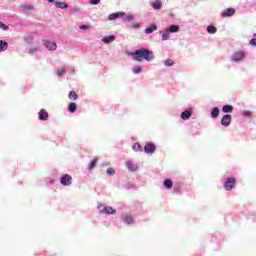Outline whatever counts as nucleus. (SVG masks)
Segmentation results:
<instances>
[{"label":"nucleus","instance_id":"2eb2a0df","mask_svg":"<svg viewBox=\"0 0 256 256\" xmlns=\"http://www.w3.org/2000/svg\"><path fill=\"white\" fill-rule=\"evenodd\" d=\"M181 119H183L184 121H187V119H191V111L185 110L184 112H182Z\"/></svg>","mask_w":256,"mask_h":256},{"label":"nucleus","instance_id":"473e14b6","mask_svg":"<svg viewBox=\"0 0 256 256\" xmlns=\"http://www.w3.org/2000/svg\"><path fill=\"white\" fill-rule=\"evenodd\" d=\"M133 71H134L135 74L141 73V71H142L141 66H135Z\"/></svg>","mask_w":256,"mask_h":256},{"label":"nucleus","instance_id":"f3484780","mask_svg":"<svg viewBox=\"0 0 256 256\" xmlns=\"http://www.w3.org/2000/svg\"><path fill=\"white\" fill-rule=\"evenodd\" d=\"M217 117H219V108L214 107L211 111V118L217 119Z\"/></svg>","mask_w":256,"mask_h":256},{"label":"nucleus","instance_id":"20e7f679","mask_svg":"<svg viewBox=\"0 0 256 256\" xmlns=\"http://www.w3.org/2000/svg\"><path fill=\"white\" fill-rule=\"evenodd\" d=\"M231 121V114H226L221 119V125H223V127H229L231 125Z\"/></svg>","mask_w":256,"mask_h":256},{"label":"nucleus","instance_id":"a19ab883","mask_svg":"<svg viewBox=\"0 0 256 256\" xmlns=\"http://www.w3.org/2000/svg\"><path fill=\"white\" fill-rule=\"evenodd\" d=\"M27 9H33V7H32V6H29Z\"/></svg>","mask_w":256,"mask_h":256},{"label":"nucleus","instance_id":"b1692460","mask_svg":"<svg viewBox=\"0 0 256 256\" xmlns=\"http://www.w3.org/2000/svg\"><path fill=\"white\" fill-rule=\"evenodd\" d=\"M125 165H126L127 169H129V171H135V164H133V162L127 161L125 163Z\"/></svg>","mask_w":256,"mask_h":256},{"label":"nucleus","instance_id":"1a4fd4ad","mask_svg":"<svg viewBox=\"0 0 256 256\" xmlns=\"http://www.w3.org/2000/svg\"><path fill=\"white\" fill-rule=\"evenodd\" d=\"M243 59H245V52L238 51V52L234 53V55H233L234 61H243Z\"/></svg>","mask_w":256,"mask_h":256},{"label":"nucleus","instance_id":"72a5a7b5","mask_svg":"<svg viewBox=\"0 0 256 256\" xmlns=\"http://www.w3.org/2000/svg\"><path fill=\"white\" fill-rule=\"evenodd\" d=\"M101 0H90V5H99Z\"/></svg>","mask_w":256,"mask_h":256},{"label":"nucleus","instance_id":"7ed1b4c3","mask_svg":"<svg viewBox=\"0 0 256 256\" xmlns=\"http://www.w3.org/2000/svg\"><path fill=\"white\" fill-rule=\"evenodd\" d=\"M98 209H100V213H105L106 215H115V213H117L113 207H105L101 204L98 206Z\"/></svg>","mask_w":256,"mask_h":256},{"label":"nucleus","instance_id":"4468645a","mask_svg":"<svg viewBox=\"0 0 256 256\" xmlns=\"http://www.w3.org/2000/svg\"><path fill=\"white\" fill-rule=\"evenodd\" d=\"M55 7H56V9H67L69 7V5L66 2L56 1Z\"/></svg>","mask_w":256,"mask_h":256},{"label":"nucleus","instance_id":"f704fd0d","mask_svg":"<svg viewBox=\"0 0 256 256\" xmlns=\"http://www.w3.org/2000/svg\"><path fill=\"white\" fill-rule=\"evenodd\" d=\"M250 45H252L253 47H256V38H252L250 40Z\"/></svg>","mask_w":256,"mask_h":256},{"label":"nucleus","instance_id":"c756f323","mask_svg":"<svg viewBox=\"0 0 256 256\" xmlns=\"http://www.w3.org/2000/svg\"><path fill=\"white\" fill-rule=\"evenodd\" d=\"M169 31L167 30L164 34H162V41H167L169 39Z\"/></svg>","mask_w":256,"mask_h":256},{"label":"nucleus","instance_id":"ddd939ff","mask_svg":"<svg viewBox=\"0 0 256 256\" xmlns=\"http://www.w3.org/2000/svg\"><path fill=\"white\" fill-rule=\"evenodd\" d=\"M125 16V13H112L108 16V19L110 21H113L115 19H119V17H124Z\"/></svg>","mask_w":256,"mask_h":256},{"label":"nucleus","instance_id":"e433bc0d","mask_svg":"<svg viewBox=\"0 0 256 256\" xmlns=\"http://www.w3.org/2000/svg\"><path fill=\"white\" fill-rule=\"evenodd\" d=\"M141 26L139 25V24H137V23H134L133 25H132V29H139Z\"/></svg>","mask_w":256,"mask_h":256},{"label":"nucleus","instance_id":"9b49d317","mask_svg":"<svg viewBox=\"0 0 256 256\" xmlns=\"http://www.w3.org/2000/svg\"><path fill=\"white\" fill-rule=\"evenodd\" d=\"M122 219L128 225H131V223H133V217L127 213L122 214Z\"/></svg>","mask_w":256,"mask_h":256},{"label":"nucleus","instance_id":"ea45409f","mask_svg":"<svg viewBox=\"0 0 256 256\" xmlns=\"http://www.w3.org/2000/svg\"><path fill=\"white\" fill-rule=\"evenodd\" d=\"M48 3H54L55 0H47Z\"/></svg>","mask_w":256,"mask_h":256},{"label":"nucleus","instance_id":"6e6552de","mask_svg":"<svg viewBox=\"0 0 256 256\" xmlns=\"http://www.w3.org/2000/svg\"><path fill=\"white\" fill-rule=\"evenodd\" d=\"M233 15H235V9H233V8L225 9V10L222 12V14H221V16H222L223 18H225V17H233Z\"/></svg>","mask_w":256,"mask_h":256},{"label":"nucleus","instance_id":"423d86ee","mask_svg":"<svg viewBox=\"0 0 256 256\" xmlns=\"http://www.w3.org/2000/svg\"><path fill=\"white\" fill-rule=\"evenodd\" d=\"M44 46L46 49H48V51H55V49H57V43L51 42L49 40L44 41Z\"/></svg>","mask_w":256,"mask_h":256},{"label":"nucleus","instance_id":"39448f33","mask_svg":"<svg viewBox=\"0 0 256 256\" xmlns=\"http://www.w3.org/2000/svg\"><path fill=\"white\" fill-rule=\"evenodd\" d=\"M71 181H73V178H72L71 175H69V174H65V175L62 176L61 179H60V182H61L64 186H66V187H68L69 185H71Z\"/></svg>","mask_w":256,"mask_h":256},{"label":"nucleus","instance_id":"4c0bfd02","mask_svg":"<svg viewBox=\"0 0 256 256\" xmlns=\"http://www.w3.org/2000/svg\"><path fill=\"white\" fill-rule=\"evenodd\" d=\"M80 29L87 30V29H89V26H88V25H81V26H80Z\"/></svg>","mask_w":256,"mask_h":256},{"label":"nucleus","instance_id":"c85d7f7f","mask_svg":"<svg viewBox=\"0 0 256 256\" xmlns=\"http://www.w3.org/2000/svg\"><path fill=\"white\" fill-rule=\"evenodd\" d=\"M0 29H2L3 31H8L9 26H7V24L0 22Z\"/></svg>","mask_w":256,"mask_h":256},{"label":"nucleus","instance_id":"a211bd4d","mask_svg":"<svg viewBox=\"0 0 256 256\" xmlns=\"http://www.w3.org/2000/svg\"><path fill=\"white\" fill-rule=\"evenodd\" d=\"M68 111L70 113H75V111H77V104L75 102L70 103L68 106Z\"/></svg>","mask_w":256,"mask_h":256},{"label":"nucleus","instance_id":"0eeeda50","mask_svg":"<svg viewBox=\"0 0 256 256\" xmlns=\"http://www.w3.org/2000/svg\"><path fill=\"white\" fill-rule=\"evenodd\" d=\"M155 144L153 143H147L145 146H144V151L145 153H148V154H152V153H155Z\"/></svg>","mask_w":256,"mask_h":256},{"label":"nucleus","instance_id":"aec40b11","mask_svg":"<svg viewBox=\"0 0 256 256\" xmlns=\"http://www.w3.org/2000/svg\"><path fill=\"white\" fill-rule=\"evenodd\" d=\"M68 97L70 99V101H77V92L75 91H70L68 94Z\"/></svg>","mask_w":256,"mask_h":256},{"label":"nucleus","instance_id":"f03ea898","mask_svg":"<svg viewBox=\"0 0 256 256\" xmlns=\"http://www.w3.org/2000/svg\"><path fill=\"white\" fill-rule=\"evenodd\" d=\"M235 185H237V180L235 178H227L226 182L224 183V189H226V191H231V189H234Z\"/></svg>","mask_w":256,"mask_h":256},{"label":"nucleus","instance_id":"bb28decb","mask_svg":"<svg viewBox=\"0 0 256 256\" xmlns=\"http://www.w3.org/2000/svg\"><path fill=\"white\" fill-rule=\"evenodd\" d=\"M152 7L153 9H161V7H163V3H161V1H156L153 3Z\"/></svg>","mask_w":256,"mask_h":256},{"label":"nucleus","instance_id":"412c9836","mask_svg":"<svg viewBox=\"0 0 256 256\" xmlns=\"http://www.w3.org/2000/svg\"><path fill=\"white\" fill-rule=\"evenodd\" d=\"M167 31L170 32V33H178V31H179V26H177V25H172V26L169 27V29H168Z\"/></svg>","mask_w":256,"mask_h":256},{"label":"nucleus","instance_id":"58836bf2","mask_svg":"<svg viewBox=\"0 0 256 256\" xmlns=\"http://www.w3.org/2000/svg\"><path fill=\"white\" fill-rule=\"evenodd\" d=\"M128 19H129V21H133V19H134L133 15H129Z\"/></svg>","mask_w":256,"mask_h":256},{"label":"nucleus","instance_id":"2f4dec72","mask_svg":"<svg viewBox=\"0 0 256 256\" xmlns=\"http://www.w3.org/2000/svg\"><path fill=\"white\" fill-rule=\"evenodd\" d=\"M106 173H107V175L113 176V175H115V169H113V168H108L107 171H106Z\"/></svg>","mask_w":256,"mask_h":256},{"label":"nucleus","instance_id":"f8f14e48","mask_svg":"<svg viewBox=\"0 0 256 256\" xmlns=\"http://www.w3.org/2000/svg\"><path fill=\"white\" fill-rule=\"evenodd\" d=\"M153 31H157V25L155 24H150L149 27H147L145 29V34L146 35H151V33H153Z\"/></svg>","mask_w":256,"mask_h":256},{"label":"nucleus","instance_id":"5701e85b","mask_svg":"<svg viewBox=\"0 0 256 256\" xmlns=\"http://www.w3.org/2000/svg\"><path fill=\"white\" fill-rule=\"evenodd\" d=\"M113 41H115V36H113V35L103 38V43H111Z\"/></svg>","mask_w":256,"mask_h":256},{"label":"nucleus","instance_id":"a878e982","mask_svg":"<svg viewBox=\"0 0 256 256\" xmlns=\"http://www.w3.org/2000/svg\"><path fill=\"white\" fill-rule=\"evenodd\" d=\"M164 187H166V189H172L173 188V181L171 180H165L164 181Z\"/></svg>","mask_w":256,"mask_h":256},{"label":"nucleus","instance_id":"7c9ffc66","mask_svg":"<svg viewBox=\"0 0 256 256\" xmlns=\"http://www.w3.org/2000/svg\"><path fill=\"white\" fill-rule=\"evenodd\" d=\"M175 63L171 59H167L165 62L166 67H173Z\"/></svg>","mask_w":256,"mask_h":256},{"label":"nucleus","instance_id":"cd10ccee","mask_svg":"<svg viewBox=\"0 0 256 256\" xmlns=\"http://www.w3.org/2000/svg\"><path fill=\"white\" fill-rule=\"evenodd\" d=\"M133 149L134 151H143V148H141V144L137 142L133 145Z\"/></svg>","mask_w":256,"mask_h":256},{"label":"nucleus","instance_id":"6ab92c4d","mask_svg":"<svg viewBox=\"0 0 256 256\" xmlns=\"http://www.w3.org/2000/svg\"><path fill=\"white\" fill-rule=\"evenodd\" d=\"M223 113H233V106L232 105H225L222 107Z\"/></svg>","mask_w":256,"mask_h":256},{"label":"nucleus","instance_id":"dca6fc26","mask_svg":"<svg viewBox=\"0 0 256 256\" xmlns=\"http://www.w3.org/2000/svg\"><path fill=\"white\" fill-rule=\"evenodd\" d=\"M9 44L6 41L0 40V52L7 51Z\"/></svg>","mask_w":256,"mask_h":256},{"label":"nucleus","instance_id":"f257e3e1","mask_svg":"<svg viewBox=\"0 0 256 256\" xmlns=\"http://www.w3.org/2000/svg\"><path fill=\"white\" fill-rule=\"evenodd\" d=\"M135 61H153V52L149 51L148 49L142 48L136 50L134 53L131 54Z\"/></svg>","mask_w":256,"mask_h":256},{"label":"nucleus","instance_id":"393cba45","mask_svg":"<svg viewBox=\"0 0 256 256\" xmlns=\"http://www.w3.org/2000/svg\"><path fill=\"white\" fill-rule=\"evenodd\" d=\"M97 158H95L92 162L89 163L88 165V169L91 171L93 169H95V167L97 166Z\"/></svg>","mask_w":256,"mask_h":256},{"label":"nucleus","instance_id":"9d476101","mask_svg":"<svg viewBox=\"0 0 256 256\" xmlns=\"http://www.w3.org/2000/svg\"><path fill=\"white\" fill-rule=\"evenodd\" d=\"M38 115L40 121H47L49 119V113L45 109H41Z\"/></svg>","mask_w":256,"mask_h":256},{"label":"nucleus","instance_id":"c9c22d12","mask_svg":"<svg viewBox=\"0 0 256 256\" xmlns=\"http://www.w3.org/2000/svg\"><path fill=\"white\" fill-rule=\"evenodd\" d=\"M65 74V70H59L57 72L58 77H62Z\"/></svg>","mask_w":256,"mask_h":256},{"label":"nucleus","instance_id":"4be33fe9","mask_svg":"<svg viewBox=\"0 0 256 256\" xmlns=\"http://www.w3.org/2000/svg\"><path fill=\"white\" fill-rule=\"evenodd\" d=\"M217 31V27L213 26V25H210L207 27V32L210 34V35H214V33Z\"/></svg>","mask_w":256,"mask_h":256}]
</instances>
